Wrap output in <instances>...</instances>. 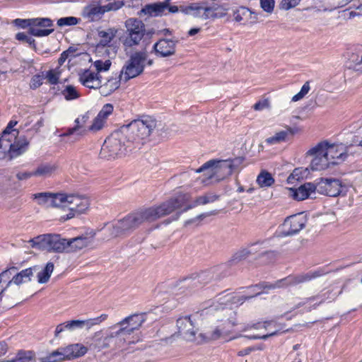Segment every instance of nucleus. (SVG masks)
<instances>
[{
	"label": "nucleus",
	"instance_id": "obj_48",
	"mask_svg": "<svg viewBox=\"0 0 362 362\" xmlns=\"http://www.w3.org/2000/svg\"><path fill=\"white\" fill-rule=\"evenodd\" d=\"M53 170V168L49 165H41L33 171L34 176H46L49 175Z\"/></svg>",
	"mask_w": 362,
	"mask_h": 362
},
{
	"label": "nucleus",
	"instance_id": "obj_2",
	"mask_svg": "<svg viewBox=\"0 0 362 362\" xmlns=\"http://www.w3.org/2000/svg\"><path fill=\"white\" fill-rule=\"evenodd\" d=\"M186 200L187 195H179L157 207H150L129 214L112 225L109 228L110 235L112 237H119L129 234L141 224L153 221L183 206Z\"/></svg>",
	"mask_w": 362,
	"mask_h": 362
},
{
	"label": "nucleus",
	"instance_id": "obj_53",
	"mask_svg": "<svg viewBox=\"0 0 362 362\" xmlns=\"http://www.w3.org/2000/svg\"><path fill=\"white\" fill-rule=\"evenodd\" d=\"M211 6L214 13V18H221L226 15L227 9L223 6L218 5L216 4H213Z\"/></svg>",
	"mask_w": 362,
	"mask_h": 362
},
{
	"label": "nucleus",
	"instance_id": "obj_12",
	"mask_svg": "<svg viewBox=\"0 0 362 362\" xmlns=\"http://www.w3.org/2000/svg\"><path fill=\"white\" fill-rule=\"evenodd\" d=\"M316 191L320 194L329 197H337L341 194L346 187L341 182L335 178L321 177L316 180Z\"/></svg>",
	"mask_w": 362,
	"mask_h": 362
},
{
	"label": "nucleus",
	"instance_id": "obj_1",
	"mask_svg": "<svg viewBox=\"0 0 362 362\" xmlns=\"http://www.w3.org/2000/svg\"><path fill=\"white\" fill-rule=\"evenodd\" d=\"M156 122L151 117L136 119L114 131L102 146L100 156L112 159L141 148L151 139Z\"/></svg>",
	"mask_w": 362,
	"mask_h": 362
},
{
	"label": "nucleus",
	"instance_id": "obj_9",
	"mask_svg": "<svg viewBox=\"0 0 362 362\" xmlns=\"http://www.w3.org/2000/svg\"><path fill=\"white\" fill-rule=\"evenodd\" d=\"M126 36L124 45L132 47L139 45L145 34L144 23L137 18H129L125 21Z\"/></svg>",
	"mask_w": 362,
	"mask_h": 362
},
{
	"label": "nucleus",
	"instance_id": "obj_14",
	"mask_svg": "<svg viewBox=\"0 0 362 362\" xmlns=\"http://www.w3.org/2000/svg\"><path fill=\"white\" fill-rule=\"evenodd\" d=\"M317 276L316 275H310L309 274H300L298 276H288L284 279L278 281L275 284H269L267 282H263L259 284H256L251 286L252 289L260 290L262 288H274L276 287L287 286L291 285L299 284Z\"/></svg>",
	"mask_w": 362,
	"mask_h": 362
},
{
	"label": "nucleus",
	"instance_id": "obj_37",
	"mask_svg": "<svg viewBox=\"0 0 362 362\" xmlns=\"http://www.w3.org/2000/svg\"><path fill=\"white\" fill-rule=\"evenodd\" d=\"M102 6L104 13L115 12L124 6L122 0H103Z\"/></svg>",
	"mask_w": 362,
	"mask_h": 362
},
{
	"label": "nucleus",
	"instance_id": "obj_57",
	"mask_svg": "<svg viewBox=\"0 0 362 362\" xmlns=\"http://www.w3.org/2000/svg\"><path fill=\"white\" fill-rule=\"evenodd\" d=\"M269 107V100L268 98L259 100L253 105V109L256 111H261Z\"/></svg>",
	"mask_w": 362,
	"mask_h": 362
},
{
	"label": "nucleus",
	"instance_id": "obj_3",
	"mask_svg": "<svg viewBox=\"0 0 362 362\" xmlns=\"http://www.w3.org/2000/svg\"><path fill=\"white\" fill-rule=\"evenodd\" d=\"M252 294L249 296L235 297L230 294L218 296V302L220 305L215 306V313L214 317L216 321V325L211 329L206 330L204 333L200 334L206 341L216 340L220 338H225L228 336L233 327L236 325V311L230 306H228V303H238L241 301L252 298L261 293L259 290L252 289Z\"/></svg>",
	"mask_w": 362,
	"mask_h": 362
},
{
	"label": "nucleus",
	"instance_id": "obj_42",
	"mask_svg": "<svg viewBox=\"0 0 362 362\" xmlns=\"http://www.w3.org/2000/svg\"><path fill=\"white\" fill-rule=\"evenodd\" d=\"M54 25L53 21L49 18H32V26L41 29H50Z\"/></svg>",
	"mask_w": 362,
	"mask_h": 362
},
{
	"label": "nucleus",
	"instance_id": "obj_22",
	"mask_svg": "<svg viewBox=\"0 0 362 362\" xmlns=\"http://www.w3.org/2000/svg\"><path fill=\"white\" fill-rule=\"evenodd\" d=\"M103 0H93L86 5L81 13L84 18L88 19L90 22L99 21L104 16L102 6Z\"/></svg>",
	"mask_w": 362,
	"mask_h": 362
},
{
	"label": "nucleus",
	"instance_id": "obj_58",
	"mask_svg": "<svg viewBox=\"0 0 362 362\" xmlns=\"http://www.w3.org/2000/svg\"><path fill=\"white\" fill-rule=\"evenodd\" d=\"M300 1V0H282L281 2V6L283 9L288 10L296 6Z\"/></svg>",
	"mask_w": 362,
	"mask_h": 362
},
{
	"label": "nucleus",
	"instance_id": "obj_44",
	"mask_svg": "<svg viewBox=\"0 0 362 362\" xmlns=\"http://www.w3.org/2000/svg\"><path fill=\"white\" fill-rule=\"evenodd\" d=\"M28 33L21 32L16 34L15 39L19 42L28 43L33 49L36 50L35 40Z\"/></svg>",
	"mask_w": 362,
	"mask_h": 362
},
{
	"label": "nucleus",
	"instance_id": "obj_8",
	"mask_svg": "<svg viewBox=\"0 0 362 362\" xmlns=\"http://www.w3.org/2000/svg\"><path fill=\"white\" fill-rule=\"evenodd\" d=\"M148 54L146 51L135 52L132 54L124 64L119 77L127 82L141 74L144 70Z\"/></svg>",
	"mask_w": 362,
	"mask_h": 362
},
{
	"label": "nucleus",
	"instance_id": "obj_25",
	"mask_svg": "<svg viewBox=\"0 0 362 362\" xmlns=\"http://www.w3.org/2000/svg\"><path fill=\"white\" fill-rule=\"evenodd\" d=\"M8 144V157L12 160L25 153L29 145V141L25 136H16L14 142Z\"/></svg>",
	"mask_w": 362,
	"mask_h": 362
},
{
	"label": "nucleus",
	"instance_id": "obj_15",
	"mask_svg": "<svg viewBox=\"0 0 362 362\" xmlns=\"http://www.w3.org/2000/svg\"><path fill=\"white\" fill-rule=\"evenodd\" d=\"M322 145V151L330 161L332 165H337L346 160L348 156L346 147L343 144H329L327 142L319 143Z\"/></svg>",
	"mask_w": 362,
	"mask_h": 362
},
{
	"label": "nucleus",
	"instance_id": "obj_45",
	"mask_svg": "<svg viewBox=\"0 0 362 362\" xmlns=\"http://www.w3.org/2000/svg\"><path fill=\"white\" fill-rule=\"evenodd\" d=\"M111 64L112 63L109 59H107L104 62L102 60H96L93 63V66L96 71L95 73L98 74H101L103 72L108 71L110 68Z\"/></svg>",
	"mask_w": 362,
	"mask_h": 362
},
{
	"label": "nucleus",
	"instance_id": "obj_54",
	"mask_svg": "<svg viewBox=\"0 0 362 362\" xmlns=\"http://www.w3.org/2000/svg\"><path fill=\"white\" fill-rule=\"evenodd\" d=\"M203 13L202 14V19L207 20L209 18H214V9L212 6H206V2H203Z\"/></svg>",
	"mask_w": 362,
	"mask_h": 362
},
{
	"label": "nucleus",
	"instance_id": "obj_38",
	"mask_svg": "<svg viewBox=\"0 0 362 362\" xmlns=\"http://www.w3.org/2000/svg\"><path fill=\"white\" fill-rule=\"evenodd\" d=\"M54 264L52 262H48L45 268L37 273V281L39 284L47 283L53 272Z\"/></svg>",
	"mask_w": 362,
	"mask_h": 362
},
{
	"label": "nucleus",
	"instance_id": "obj_52",
	"mask_svg": "<svg viewBox=\"0 0 362 362\" xmlns=\"http://www.w3.org/2000/svg\"><path fill=\"white\" fill-rule=\"evenodd\" d=\"M310 89V83L309 81H306L302 86L300 92L292 98V101L296 102L302 99L309 92Z\"/></svg>",
	"mask_w": 362,
	"mask_h": 362
},
{
	"label": "nucleus",
	"instance_id": "obj_16",
	"mask_svg": "<svg viewBox=\"0 0 362 362\" xmlns=\"http://www.w3.org/2000/svg\"><path fill=\"white\" fill-rule=\"evenodd\" d=\"M95 234V231L93 230H86L84 233L69 238V254L81 252L83 249L92 245Z\"/></svg>",
	"mask_w": 362,
	"mask_h": 362
},
{
	"label": "nucleus",
	"instance_id": "obj_13",
	"mask_svg": "<svg viewBox=\"0 0 362 362\" xmlns=\"http://www.w3.org/2000/svg\"><path fill=\"white\" fill-rule=\"evenodd\" d=\"M89 119L90 114L88 112L75 118L73 124L69 127V143H75L88 134V129L86 124Z\"/></svg>",
	"mask_w": 362,
	"mask_h": 362
},
{
	"label": "nucleus",
	"instance_id": "obj_11",
	"mask_svg": "<svg viewBox=\"0 0 362 362\" xmlns=\"http://www.w3.org/2000/svg\"><path fill=\"white\" fill-rule=\"evenodd\" d=\"M146 320V313H134L126 317L122 320L116 323L112 327V329L118 327L119 332L124 337L127 338L134 332L139 329Z\"/></svg>",
	"mask_w": 362,
	"mask_h": 362
},
{
	"label": "nucleus",
	"instance_id": "obj_39",
	"mask_svg": "<svg viewBox=\"0 0 362 362\" xmlns=\"http://www.w3.org/2000/svg\"><path fill=\"white\" fill-rule=\"evenodd\" d=\"M62 74V69L59 66L54 69H51L45 74L44 73L45 79H47V83L51 85H57L59 83V76Z\"/></svg>",
	"mask_w": 362,
	"mask_h": 362
},
{
	"label": "nucleus",
	"instance_id": "obj_64",
	"mask_svg": "<svg viewBox=\"0 0 362 362\" xmlns=\"http://www.w3.org/2000/svg\"><path fill=\"white\" fill-rule=\"evenodd\" d=\"M301 170L299 168H296L293 173L289 175V177H288V182H291V179H293V180H300V177H302L301 176Z\"/></svg>",
	"mask_w": 362,
	"mask_h": 362
},
{
	"label": "nucleus",
	"instance_id": "obj_19",
	"mask_svg": "<svg viewBox=\"0 0 362 362\" xmlns=\"http://www.w3.org/2000/svg\"><path fill=\"white\" fill-rule=\"evenodd\" d=\"M107 318V314H102L101 315L95 318L69 320V332H77L81 330L89 331L92 327L96 325H99Z\"/></svg>",
	"mask_w": 362,
	"mask_h": 362
},
{
	"label": "nucleus",
	"instance_id": "obj_33",
	"mask_svg": "<svg viewBox=\"0 0 362 362\" xmlns=\"http://www.w3.org/2000/svg\"><path fill=\"white\" fill-rule=\"evenodd\" d=\"M53 192H40L34 194L35 199L37 200L39 205L45 206L46 208H52V206H56V197H52Z\"/></svg>",
	"mask_w": 362,
	"mask_h": 362
},
{
	"label": "nucleus",
	"instance_id": "obj_21",
	"mask_svg": "<svg viewBox=\"0 0 362 362\" xmlns=\"http://www.w3.org/2000/svg\"><path fill=\"white\" fill-rule=\"evenodd\" d=\"M178 42L177 39L161 38L153 45V49L158 57H170L175 54Z\"/></svg>",
	"mask_w": 362,
	"mask_h": 362
},
{
	"label": "nucleus",
	"instance_id": "obj_23",
	"mask_svg": "<svg viewBox=\"0 0 362 362\" xmlns=\"http://www.w3.org/2000/svg\"><path fill=\"white\" fill-rule=\"evenodd\" d=\"M103 76L90 69H83L78 73V81L86 88L99 89L101 86Z\"/></svg>",
	"mask_w": 362,
	"mask_h": 362
},
{
	"label": "nucleus",
	"instance_id": "obj_4",
	"mask_svg": "<svg viewBox=\"0 0 362 362\" xmlns=\"http://www.w3.org/2000/svg\"><path fill=\"white\" fill-rule=\"evenodd\" d=\"M243 161V158L242 157L220 160H210L197 170V173L207 171L206 175H207L209 178H215L216 180L219 181L231 175L233 171L236 169Z\"/></svg>",
	"mask_w": 362,
	"mask_h": 362
},
{
	"label": "nucleus",
	"instance_id": "obj_7",
	"mask_svg": "<svg viewBox=\"0 0 362 362\" xmlns=\"http://www.w3.org/2000/svg\"><path fill=\"white\" fill-rule=\"evenodd\" d=\"M126 342V337L122 334L119 329L110 331L105 336L101 335V332H97L92 339L90 348L98 351L110 348L116 350L123 347Z\"/></svg>",
	"mask_w": 362,
	"mask_h": 362
},
{
	"label": "nucleus",
	"instance_id": "obj_63",
	"mask_svg": "<svg viewBox=\"0 0 362 362\" xmlns=\"http://www.w3.org/2000/svg\"><path fill=\"white\" fill-rule=\"evenodd\" d=\"M353 60L355 62L354 69L362 73V55L356 56V58Z\"/></svg>",
	"mask_w": 362,
	"mask_h": 362
},
{
	"label": "nucleus",
	"instance_id": "obj_6",
	"mask_svg": "<svg viewBox=\"0 0 362 362\" xmlns=\"http://www.w3.org/2000/svg\"><path fill=\"white\" fill-rule=\"evenodd\" d=\"M40 267L38 265H35L25 269L21 270L20 272L16 273L6 284L5 288L1 289L0 292V301L11 300L8 304L10 308L13 307L18 304V301L20 298H16V293L11 292L9 287L11 284H14L17 286L22 284L24 282L30 281L34 273L39 270Z\"/></svg>",
	"mask_w": 362,
	"mask_h": 362
},
{
	"label": "nucleus",
	"instance_id": "obj_55",
	"mask_svg": "<svg viewBox=\"0 0 362 362\" xmlns=\"http://www.w3.org/2000/svg\"><path fill=\"white\" fill-rule=\"evenodd\" d=\"M261 8L267 13H272L274 11V0H259Z\"/></svg>",
	"mask_w": 362,
	"mask_h": 362
},
{
	"label": "nucleus",
	"instance_id": "obj_50",
	"mask_svg": "<svg viewBox=\"0 0 362 362\" xmlns=\"http://www.w3.org/2000/svg\"><path fill=\"white\" fill-rule=\"evenodd\" d=\"M113 110V105L110 103H107L103 105L98 115L106 122L107 117L112 113Z\"/></svg>",
	"mask_w": 362,
	"mask_h": 362
},
{
	"label": "nucleus",
	"instance_id": "obj_27",
	"mask_svg": "<svg viewBox=\"0 0 362 362\" xmlns=\"http://www.w3.org/2000/svg\"><path fill=\"white\" fill-rule=\"evenodd\" d=\"M259 252V245L255 243L251 245L248 247L243 248L235 252L229 261L233 265H234L239 262L250 257V256L255 255Z\"/></svg>",
	"mask_w": 362,
	"mask_h": 362
},
{
	"label": "nucleus",
	"instance_id": "obj_40",
	"mask_svg": "<svg viewBox=\"0 0 362 362\" xmlns=\"http://www.w3.org/2000/svg\"><path fill=\"white\" fill-rule=\"evenodd\" d=\"M88 351L86 346L81 344L69 345V360L84 356Z\"/></svg>",
	"mask_w": 362,
	"mask_h": 362
},
{
	"label": "nucleus",
	"instance_id": "obj_28",
	"mask_svg": "<svg viewBox=\"0 0 362 362\" xmlns=\"http://www.w3.org/2000/svg\"><path fill=\"white\" fill-rule=\"evenodd\" d=\"M121 80L123 78H121L119 75L110 76L106 79V82L101 83L99 88L100 93L103 96L110 95L119 87Z\"/></svg>",
	"mask_w": 362,
	"mask_h": 362
},
{
	"label": "nucleus",
	"instance_id": "obj_46",
	"mask_svg": "<svg viewBox=\"0 0 362 362\" xmlns=\"http://www.w3.org/2000/svg\"><path fill=\"white\" fill-rule=\"evenodd\" d=\"M66 358H68V356H66L64 353L57 350L52 352L49 356L45 358L42 362H59Z\"/></svg>",
	"mask_w": 362,
	"mask_h": 362
},
{
	"label": "nucleus",
	"instance_id": "obj_20",
	"mask_svg": "<svg viewBox=\"0 0 362 362\" xmlns=\"http://www.w3.org/2000/svg\"><path fill=\"white\" fill-rule=\"evenodd\" d=\"M177 334L185 340L193 341L196 340L197 329L195 328L190 317L185 316L177 320Z\"/></svg>",
	"mask_w": 362,
	"mask_h": 362
},
{
	"label": "nucleus",
	"instance_id": "obj_49",
	"mask_svg": "<svg viewBox=\"0 0 362 362\" xmlns=\"http://www.w3.org/2000/svg\"><path fill=\"white\" fill-rule=\"evenodd\" d=\"M56 197V206H52V208H62L63 204L68 202V194L66 193H54L52 197Z\"/></svg>",
	"mask_w": 362,
	"mask_h": 362
},
{
	"label": "nucleus",
	"instance_id": "obj_43",
	"mask_svg": "<svg viewBox=\"0 0 362 362\" xmlns=\"http://www.w3.org/2000/svg\"><path fill=\"white\" fill-rule=\"evenodd\" d=\"M17 121H14V120H11L6 127L4 129V130L2 132V134H1V136L0 137V139H3V140H4L7 143H10L11 142V139H6L5 138L6 137V136H10L11 134V133H13V132H16V134H13V136L16 137H18V131L16 129H13V127L17 124Z\"/></svg>",
	"mask_w": 362,
	"mask_h": 362
},
{
	"label": "nucleus",
	"instance_id": "obj_56",
	"mask_svg": "<svg viewBox=\"0 0 362 362\" xmlns=\"http://www.w3.org/2000/svg\"><path fill=\"white\" fill-rule=\"evenodd\" d=\"M18 269V268L17 267H11L4 271H3L1 274H0V276L3 278L4 279V283H8V281H10V278H11V276L12 274V272H15V271H17Z\"/></svg>",
	"mask_w": 362,
	"mask_h": 362
},
{
	"label": "nucleus",
	"instance_id": "obj_18",
	"mask_svg": "<svg viewBox=\"0 0 362 362\" xmlns=\"http://www.w3.org/2000/svg\"><path fill=\"white\" fill-rule=\"evenodd\" d=\"M321 151H322V145L318 144L307 153L308 156H313L310 165L313 170H325L331 165L328 157L325 153H321Z\"/></svg>",
	"mask_w": 362,
	"mask_h": 362
},
{
	"label": "nucleus",
	"instance_id": "obj_31",
	"mask_svg": "<svg viewBox=\"0 0 362 362\" xmlns=\"http://www.w3.org/2000/svg\"><path fill=\"white\" fill-rule=\"evenodd\" d=\"M166 9V6L163 5L162 2L147 4L140 11V15L144 14L151 16H162Z\"/></svg>",
	"mask_w": 362,
	"mask_h": 362
},
{
	"label": "nucleus",
	"instance_id": "obj_47",
	"mask_svg": "<svg viewBox=\"0 0 362 362\" xmlns=\"http://www.w3.org/2000/svg\"><path fill=\"white\" fill-rule=\"evenodd\" d=\"M105 123V121L98 115L93 119L92 124L88 127V131L98 132L103 127Z\"/></svg>",
	"mask_w": 362,
	"mask_h": 362
},
{
	"label": "nucleus",
	"instance_id": "obj_62",
	"mask_svg": "<svg viewBox=\"0 0 362 362\" xmlns=\"http://www.w3.org/2000/svg\"><path fill=\"white\" fill-rule=\"evenodd\" d=\"M80 95H81L76 90V87L69 85V100L78 98Z\"/></svg>",
	"mask_w": 362,
	"mask_h": 362
},
{
	"label": "nucleus",
	"instance_id": "obj_35",
	"mask_svg": "<svg viewBox=\"0 0 362 362\" xmlns=\"http://www.w3.org/2000/svg\"><path fill=\"white\" fill-rule=\"evenodd\" d=\"M117 29L110 28L106 30L98 32V36L100 37V44L103 46L107 45L116 36Z\"/></svg>",
	"mask_w": 362,
	"mask_h": 362
},
{
	"label": "nucleus",
	"instance_id": "obj_61",
	"mask_svg": "<svg viewBox=\"0 0 362 362\" xmlns=\"http://www.w3.org/2000/svg\"><path fill=\"white\" fill-rule=\"evenodd\" d=\"M34 176L33 171V172H19L16 174V177L18 180H25L31 177Z\"/></svg>",
	"mask_w": 362,
	"mask_h": 362
},
{
	"label": "nucleus",
	"instance_id": "obj_41",
	"mask_svg": "<svg viewBox=\"0 0 362 362\" xmlns=\"http://www.w3.org/2000/svg\"><path fill=\"white\" fill-rule=\"evenodd\" d=\"M257 182L261 187H268L274 184V179L269 173L262 171L257 176Z\"/></svg>",
	"mask_w": 362,
	"mask_h": 362
},
{
	"label": "nucleus",
	"instance_id": "obj_32",
	"mask_svg": "<svg viewBox=\"0 0 362 362\" xmlns=\"http://www.w3.org/2000/svg\"><path fill=\"white\" fill-rule=\"evenodd\" d=\"M233 264L230 261L211 268L214 281H221L230 274V268Z\"/></svg>",
	"mask_w": 362,
	"mask_h": 362
},
{
	"label": "nucleus",
	"instance_id": "obj_26",
	"mask_svg": "<svg viewBox=\"0 0 362 362\" xmlns=\"http://www.w3.org/2000/svg\"><path fill=\"white\" fill-rule=\"evenodd\" d=\"M290 195L297 201L308 198L311 193L316 191L315 183L306 182L297 189L290 188Z\"/></svg>",
	"mask_w": 362,
	"mask_h": 362
},
{
	"label": "nucleus",
	"instance_id": "obj_10",
	"mask_svg": "<svg viewBox=\"0 0 362 362\" xmlns=\"http://www.w3.org/2000/svg\"><path fill=\"white\" fill-rule=\"evenodd\" d=\"M89 207L90 200L86 195L78 192L69 194V221L78 218L80 223H83L81 216L86 214Z\"/></svg>",
	"mask_w": 362,
	"mask_h": 362
},
{
	"label": "nucleus",
	"instance_id": "obj_5",
	"mask_svg": "<svg viewBox=\"0 0 362 362\" xmlns=\"http://www.w3.org/2000/svg\"><path fill=\"white\" fill-rule=\"evenodd\" d=\"M28 243L33 248L48 252H62L68 246V240L57 233L39 235L31 238Z\"/></svg>",
	"mask_w": 362,
	"mask_h": 362
},
{
	"label": "nucleus",
	"instance_id": "obj_29",
	"mask_svg": "<svg viewBox=\"0 0 362 362\" xmlns=\"http://www.w3.org/2000/svg\"><path fill=\"white\" fill-rule=\"evenodd\" d=\"M212 281H214L213 274L211 269L207 271L200 272L195 278L185 279L180 282V284H185L184 286H189L191 281H193L192 285L206 284Z\"/></svg>",
	"mask_w": 362,
	"mask_h": 362
},
{
	"label": "nucleus",
	"instance_id": "obj_59",
	"mask_svg": "<svg viewBox=\"0 0 362 362\" xmlns=\"http://www.w3.org/2000/svg\"><path fill=\"white\" fill-rule=\"evenodd\" d=\"M8 144L3 139H0V159H4L8 156Z\"/></svg>",
	"mask_w": 362,
	"mask_h": 362
},
{
	"label": "nucleus",
	"instance_id": "obj_36",
	"mask_svg": "<svg viewBox=\"0 0 362 362\" xmlns=\"http://www.w3.org/2000/svg\"><path fill=\"white\" fill-rule=\"evenodd\" d=\"M288 134H293V130L291 127H288L286 131H281L276 133L274 136L267 138L265 141L269 145L279 144L286 141Z\"/></svg>",
	"mask_w": 362,
	"mask_h": 362
},
{
	"label": "nucleus",
	"instance_id": "obj_17",
	"mask_svg": "<svg viewBox=\"0 0 362 362\" xmlns=\"http://www.w3.org/2000/svg\"><path fill=\"white\" fill-rule=\"evenodd\" d=\"M307 221V216L303 213L287 217L283 223L284 230L282 233L285 236L293 235L298 233L305 228Z\"/></svg>",
	"mask_w": 362,
	"mask_h": 362
},
{
	"label": "nucleus",
	"instance_id": "obj_30",
	"mask_svg": "<svg viewBox=\"0 0 362 362\" xmlns=\"http://www.w3.org/2000/svg\"><path fill=\"white\" fill-rule=\"evenodd\" d=\"M219 196L212 192L206 193L202 196H199L189 205L186 206L183 211H186L188 209H192L199 205H205L209 203H213L218 200Z\"/></svg>",
	"mask_w": 362,
	"mask_h": 362
},
{
	"label": "nucleus",
	"instance_id": "obj_51",
	"mask_svg": "<svg viewBox=\"0 0 362 362\" xmlns=\"http://www.w3.org/2000/svg\"><path fill=\"white\" fill-rule=\"evenodd\" d=\"M45 79L44 72H42L41 74H35L34 75L30 81V88L36 89L40 87L42 84V81Z\"/></svg>",
	"mask_w": 362,
	"mask_h": 362
},
{
	"label": "nucleus",
	"instance_id": "obj_60",
	"mask_svg": "<svg viewBox=\"0 0 362 362\" xmlns=\"http://www.w3.org/2000/svg\"><path fill=\"white\" fill-rule=\"evenodd\" d=\"M247 12V9L245 7H241L240 9L234 11V19L237 22H240L243 20L242 15H245Z\"/></svg>",
	"mask_w": 362,
	"mask_h": 362
},
{
	"label": "nucleus",
	"instance_id": "obj_34",
	"mask_svg": "<svg viewBox=\"0 0 362 362\" xmlns=\"http://www.w3.org/2000/svg\"><path fill=\"white\" fill-rule=\"evenodd\" d=\"M180 11L187 15H192L194 18H202L203 4L202 3H192L188 6H180Z\"/></svg>",
	"mask_w": 362,
	"mask_h": 362
},
{
	"label": "nucleus",
	"instance_id": "obj_24",
	"mask_svg": "<svg viewBox=\"0 0 362 362\" xmlns=\"http://www.w3.org/2000/svg\"><path fill=\"white\" fill-rule=\"evenodd\" d=\"M12 23L22 29L28 28V33L34 37H45L49 35L54 32V29H41L32 26V18H16Z\"/></svg>",
	"mask_w": 362,
	"mask_h": 362
}]
</instances>
